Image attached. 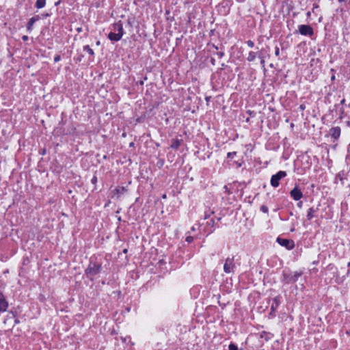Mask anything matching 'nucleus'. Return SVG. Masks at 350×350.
I'll use <instances>...</instances> for the list:
<instances>
[{"label": "nucleus", "mask_w": 350, "mask_h": 350, "mask_svg": "<svg viewBox=\"0 0 350 350\" xmlns=\"http://www.w3.org/2000/svg\"><path fill=\"white\" fill-rule=\"evenodd\" d=\"M14 319H14V324H15V325H16V324H18V323H20L19 319H17L16 317V318H14Z\"/></svg>", "instance_id": "40"}, {"label": "nucleus", "mask_w": 350, "mask_h": 350, "mask_svg": "<svg viewBox=\"0 0 350 350\" xmlns=\"http://www.w3.org/2000/svg\"><path fill=\"white\" fill-rule=\"evenodd\" d=\"M338 1L339 3H342V2H349V3H350V0H338Z\"/></svg>", "instance_id": "42"}, {"label": "nucleus", "mask_w": 350, "mask_h": 350, "mask_svg": "<svg viewBox=\"0 0 350 350\" xmlns=\"http://www.w3.org/2000/svg\"><path fill=\"white\" fill-rule=\"evenodd\" d=\"M245 121H246L247 122H250V118H246V120H245Z\"/></svg>", "instance_id": "56"}, {"label": "nucleus", "mask_w": 350, "mask_h": 350, "mask_svg": "<svg viewBox=\"0 0 350 350\" xmlns=\"http://www.w3.org/2000/svg\"><path fill=\"white\" fill-rule=\"evenodd\" d=\"M291 197L295 201L300 200L303 197V193L297 185L290 191Z\"/></svg>", "instance_id": "8"}, {"label": "nucleus", "mask_w": 350, "mask_h": 350, "mask_svg": "<svg viewBox=\"0 0 350 350\" xmlns=\"http://www.w3.org/2000/svg\"><path fill=\"white\" fill-rule=\"evenodd\" d=\"M133 146H134V143L133 142L130 143V144H129L130 147Z\"/></svg>", "instance_id": "54"}, {"label": "nucleus", "mask_w": 350, "mask_h": 350, "mask_svg": "<svg viewBox=\"0 0 350 350\" xmlns=\"http://www.w3.org/2000/svg\"><path fill=\"white\" fill-rule=\"evenodd\" d=\"M246 44L250 48H253L254 46V42L252 40H247L246 42Z\"/></svg>", "instance_id": "25"}, {"label": "nucleus", "mask_w": 350, "mask_h": 350, "mask_svg": "<svg viewBox=\"0 0 350 350\" xmlns=\"http://www.w3.org/2000/svg\"><path fill=\"white\" fill-rule=\"evenodd\" d=\"M258 57L260 59V64L262 66H265V59H264V57L262 54L261 52H260L258 54Z\"/></svg>", "instance_id": "21"}, {"label": "nucleus", "mask_w": 350, "mask_h": 350, "mask_svg": "<svg viewBox=\"0 0 350 350\" xmlns=\"http://www.w3.org/2000/svg\"><path fill=\"white\" fill-rule=\"evenodd\" d=\"M50 15H51V14H49V13H44V14H42V17L43 18H47V17L50 16Z\"/></svg>", "instance_id": "35"}, {"label": "nucleus", "mask_w": 350, "mask_h": 350, "mask_svg": "<svg viewBox=\"0 0 350 350\" xmlns=\"http://www.w3.org/2000/svg\"><path fill=\"white\" fill-rule=\"evenodd\" d=\"M300 108H301V109H305V107H304L303 105H301L300 106Z\"/></svg>", "instance_id": "55"}, {"label": "nucleus", "mask_w": 350, "mask_h": 350, "mask_svg": "<svg viewBox=\"0 0 350 350\" xmlns=\"http://www.w3.org/2000/svg\"><path fill=\"white\" fill-rule=\"evenodd\" d=\"M257 57V53L254 51H250L247 57V60L250 62L254 61L256 57Z\"/></svg>", "instance_id": "19"}, {"label": "nucleus", "mask_w": 350, "mask_h": 350, "mask_svg": "<svg viewBox=\"0 0 350 350\" xmlns=\"http://www.w3.org/2000/svg\"><path fill=\"white\" fill-rule=\"evenodd\" d=\"M247 113L251 116V117H254L256 115V113L254 111H251V110H247Z\"/></svg>", "instance_id": "32"}, {"label": "nucleus", "mask_w": 350, "mask_h": 350, "mask_svg": "<svg viewBox=\"0 0 350 350\" xmlns=\"http://www.w3.org/2000/svg\"><path fill=\"white\" fill-rule=\"evenodd\" d=\"M213 47L217 51L219 49L218 46L215 45V44H213Z\"/></svg>", "instance_id": "46"}, {"label": "nucleus", "mask_w": 350, "mask_h": 350, "mask_svg": "<svg viewBox=\"0 0 350 350\" xmlns=\"http://www.w3.org/2000/svg\"><path fill=\"white\" fill-rule=\"evenodd\" d=\"M260 210L264 213H268L269 212L268 207L264 204L260 206Z\"/></svg>", "instance_id": "23"}, {"label": "nucleus", "mask_w": 350, "mask_h": 350, "mask_svg": "<svg viewBox=\"0 0 350 350\" xmlns=\"http://www.w3.org/2000/svg\"><path fill=\"white\" fill-rule=\"evenodd\" d=\"M133 21L131 18H128V20H127V25L130 27H133Z\"/></svg>", "instance_id": "31"}, {"label": "nucleus", "mask_w": 350, "mask_h": 350, "mask_svg": "<svg viewBox=\"0 0 350 350\" xmlns=\"http://www.w3.org/2000/svg\"><path fill=\"white\" fill-rule=\"evenodd\" d=\"M96 44L97 46H99L100 44V42L99 40H98L96 42Z\"/></svg>", "instance_id": "51"}, {"label": "nucleus", "mask_w": 350, "mask_h": 350, "mask_svg": "<svg viewBox=\"0 0 350 350\" xmlns=\"http://www.w3.org/2000/svg\"><path fill=\"white\" fill-rule=\"evenodd\" d=\"M46 5V0H36L35 7L37 9L43 8Z\"/></svg>", "instance_id": "17"}, {"label": "nucleus", "mask_w": 350, "mask_h": 350, "mask_svg": "<svg viewBox=\"0 0 350 350\" xmlns=\"http://www.w3.org/2000/svg\"><path fill=\"white\" fill-rule=\"evenodd\" d=\"M160 164L159 166H158L159 167H161L162 165H163V161H161V162H158L157 165Z\"/></svg>", "instance_id": "44"}, {"label": "nucleus", "mask_w": 350, "mask_h": 350, "mask_svg": "<svg viewBox=\"0 0 350 350\" xmlns=\"http://www.w3.org/2000/svg\"><path fill=\"white\" fill-rule=\"evenodd\" d=\"M185 241L188 243H191L193 241V237L191 236H188L186 237Z\"/></svg>", "instance_id": "28"}, {"label": "nucleus", "mask_w": 350, "mask_h": 350, "mask_svg": "<svg viewBox=\"0 0 350 350\" xmlns=\"http://www.w3.org/2000/svg\"><path fill=\"white\" fill-rule=\"evenodd\" d=\"M102 269V263L96 261V258L91 257L89 265L85 269V274L90 280H94V277L99 273Z\"/></svg>", "instance_id": "1"}, {"label": "nucleus", "mask_w": 350, "mask_h": 350, "mask_svg": "<svg viewBox=\"0 0 350 350\" xmlns=\"http://www.w3.org/2000/svg\"><path fill=\"white\" fill-rule=\"evenodd\" d=\"M302 275V271L291 272L289 270H284L282 274L281 282L287 284L295 283Z\"/></svg>", "instance_id": "2"}, {"label": "nucleus", "mask_w": 350, "mask_h": 350, "mask_svg": "<svg viewBox=\"0 0 350 350\" xmlns=\"http://www.w3.org/2000/svg\"><path fill=\"white\" fill-rule=\"evenodd\" d=\"M9 306L8 301L3 293L0 292V314L7 311Z\"/></svg>", "instance_id": "9"}, {"label": "nucleus", "mask_w": 350, "mask_h": 350, "mask_svg": "<svg viewBox=\"0 0 350 350\" xmlns=\"http://www.w3.org/2000/svg\"><path fill=\"white\" fill-rule=\"evenodd\" d=\"M235 265L234 263V256L227 258L224 265V271L226 273L234 272Z\"/></svg>", "instance_id": "6"}, {"label": "nucleus", "mask_w": 350, "mask_h": 350, "mask_svg": "<svg viewBox=\"0 0 350 350\" xmlns=\"http://www.w3.org/2000/svg\"><path fill=\"white\" fill-rule=\"evenodd\" d=\"M317 210V208L316 209H314L313 207L310 208L307 213V219L309 221L311 220L314 217V213Z\"/></svg>", "instance_id": "16"}, {"label": "nucleus", "mask_w": 350, "mask_h": 350, "mask_svg": "<svg viewBox=\"0 0 350 350\" xmlns=\"http://www.w3.org/2000/svg\"><path fill=\"white\" fill-rule=\"evenodd\" d=\"M61 60V56L59 55H56L54 57V62L56 63V62H58Z\"/></svg>", "instance_id": "29"}, {"label": "nucleus", "mask_w": 350, "mask_h": 350, "mask_svg": "<svg viewBox=\"0 0 350 350\" xmlns=\"http://www.w3.org/2000/svg\"><path fill=\"white\" fill-rule=\"evenodd\" d=\"M310 15H311V12H310V11H308V12L306 13V16H307L308 17H309V16H310Z\"/></svg>", "instance_id": "49"}, {"label": "nucleus", "mask_w": 350, "mask_h": 350, "mask_svg": "<svg viewBox=\"0 0 350 350\" xmlns=\"http://www.w3.org/2000/svg\"><path fill=\"white\" fill-rule=\"evenodd\" d=\"M182 142H183L182 139H173L172 140V144L170 145L171 148H172L174 150H178Z\"/></svg>", "instance_id": "15"}, {"label": "nucleus", "mask_w": 350, "mask_h": 350, "mask_svg": "<svg viewBox=\"0 0 350 350\" xmlns=\"http://www.w3.org/2000/svg\"><path fill=\"white\" fill-rule=\"evenodd\" d=\"M280 303H281V296L280 295H278L272 299V304H271V308H270L269 315L273 316V317L275 316V311L277 310L278 308L280 305Z\"/></svg>", "instance_id": "7"}, {"label": "nucleus", "mask_w": 350, "mask_h": 350, "mask_svg": "<svg viewBox=\"0 0 350 350\" xmlns=\"http://www.w3.org/2000/svg\"><path fill=\"white\" fill-rule=\"evenodd\" d=\"M340 133L341 129L340 126L332 127L329 131V135H330L334 139V142L340 137Z\"/></svg>", "instance_id": "10"}, {"label": "nucleus", "mask_w": 350, "mask_h": 350, "mask_svg": "<svg viewBox=\"0 0 350 350\" xmlns=\"http://www.w3.org/2000/svg\"><path fill=\"white\" fill-rule=\"evenodd\" d=\"M229 350H239L238 347L233 342H231L228 346Z\"/></svg>", "instance_id": "22"}, {"label": "nucleus", "mask_w": 350, "mask_h": 350, "mask_svg": "<svg viewBox=\"0 0 350 350\" xmlns=\"http://www.w3.org/2000/svg\"><path fill=\"white\" fill-rule=\"evenodd\" d=\"M213 54L217 55L219 58H222L225 55L224 52H222V51L215 52V53H213Z\"/></svg>", "instance_id": "24"}, {"label": "nucleus", "mask_w": 350, "mask_h": 350, "mask_svg": "<svg viewBox=\"0 0 350 350\" xmlns=\"http://www.w3.org/2000/svg\"><path fill=\"white\" fill-rule=\"evenodd\" d=\"M297 206L298 208H301L303 206V202L299 200V202L297 204Z\"/></svg>", "instance_id": "34"}, {"label": "nucleus", "mask_w": 350, "mask_h": 350, "mask_svg": "<svg viewBox=\"0 0 350 350\" xmlns=\"http://www.w3.org/2000/svg\"><path fill=\"white\" fill-rule=\"evenodd\" d=\"M122 37V36L121 35L114 32H110L107 35L108 39L110 40L111 42H118L121 40Z\"/></svg>", "instance_id": "13"}, {"label": "nucleus", "mask_w": 350, "mask_h": 350, "mask_svg": "<svg viewBox=\"0 0 350 350\" xmlns=\"http://www.w3.org/2000/svg\"><path fill=\"white\" fill-rule=\"evenodd\" d=\"M295 33H299L302 36L311 37L314 35V29L309 25H300L298 27V30H297Z\"/></svg>", "instance_id": "4"}, {"label": "nucleus", "mask_w": 350, "mask_h": 350, "mask_svg": "<svg viewBox=\"0 0 350 350\" xmlns=\"http://www.w3.org/2000/svg\"><path fill=\"white\" fill-rule=\"evenodd\" d=\"M137 83L142 86L144 85V81L141 80L139 81H137Z\"/></svg>", "instance_id": "41"}, {"label": "nucleus", "mask_w": 350, "mask_h": 350, "mask_svg": "<svg viewBox=\"0 0 350 350\" xmlns=\"http://www.w3.org/2000/svg\"><path fill=\"white\" fill-rule=\"evenodd\" d=\"M275 56H279L280 55V49L278 46H275Z\"/></svg>", "instance_id": "33"}, {"label": "nucleus", "mask_w": 350, "mask_h": 350, "mask_svg": "<svg viewBox=\"0 0 350 350\" xmlns=\"http://www.w3.org/2000/svg\"><path fill=\"white\" fill-rule=\"evenodd\" d=\"M40 19V16L39 15L31 17L27 24V31L30 33L33 29L34 23Z\"/></svg>", "instance_id": "11"}, {"label": "nucleus", "mask_w": 350, "mask_h": 350, "mask_svg": "<svg viewBox=\"0 0 350 350\" xmlns=\"http://www.w3.org/2000/svg\"><path fill=\"white\" fill-rule=\"evenodd\" d=\"M16 317H17L16 310H11L8 311V314L5 321L10 319H12V318H16ZM4 323H5V321H4Z\"/></svg>", "instance_id": "18"}, {"label": "nucleus", "mask_w": 350, "mask_h": 350, "mask_svg": "<svg viewBox=\"0 0 350 350\" xmlns=\"http://www.w3.org/2000/svg\"><path fill=\"white\" fill-rule=\"evenodd\" d=\"M82 57H83V55H81V57H79L77 59V60H78L79 62H81V61Z\"/></svg>", "instance_id": "52"}, {"label": "nucleus", "mask_w": 350, "mask_h": 350, "mask_svg": "<svg viewBox=\"0 0 350 350\" xmlns=\"http://www.w3.org/2000/svg\"><path fill=\"white\" fill-rule=\"evenodd\" d=\"M285 171H279L276 174L272 175L270 180V184L273 187H278L280 185V180L286 176Z\"/></svg>", "instance_id": "3"}, {"label": "nucleus", "mask_w": 350, "mask_h": 350, "mask_svg": "<svg viewBox=\"0 0 350 350\" xmlns=\"http://www.w3.org/2000/svg\"><path fill=\"white\" fill-rule=\"evenodd\" d=\"M331 80L332 81H334L335 80V75L334 73L332 75V76L331 77Z\"/></svg>", "instance_id": "45"}, {"label": "nucleus", "mask_w": 350, "mask_h": 350, "mask_svg": "<svg viewBox=\"0 0 350 350\" xmlns=\"http://www.w3.org/2000/svg\"><path fill=\"white\" fill-rule=\"evenodd\" d=\"M221 66V67L220 68V70H224L227 66V65L226 64H224V63H222Z\"/></svg>", "instance_id": "39"}, {"label": "nucleus", "mask_w": 350, "mask_h": 350, "mask_svg": "<svg viewBox=\"0 0 350 350\" xmlns=\"http://www.w3.org/2000/svg\"><path fill=\"white\" fill-rule=\"evenodd\" d=\"M345 98H343V99L340 101V103L341 105H344V104H345Z\"/></svg>", "instance_id": "48"}, {"label": "nucleus", "mask_w": 350, "mask_h": 350, "mask_svg": "<svg viewBox=\"0 0 350 350\" xmlns=\"http://www.w3.org/2000/svg\"><path fill=\"white\" fill-rule=\"evenodd\" d=\"M338 176L340 177V180H342L343 178H342V176H341L340 174H338Z\"/></svg>", "instance_id": "50"}, {"label": "nucleus", "mask_w": 350, "mask_h": 350, "mask_svg": "<svg viewBox=\"0 0 350 350\" xmlns=\"http://www.w3.org/2000/svg\"><path fill=\"white\" fill-rule=\"evenodd\" d=\"M22 40H23V41H27V40H29V37H28V36H26V35L23 36H22Z\"/></svg>", "instance_id": "36"}, {"label": "nucleus", "mask_w": 350, "mask_h": 350, "mask_svg": "<svg viewBox=\"0 0 350 350\" xmlns=\"http://www.w3.org/2000/svg\"><path fill=\"white\" fill-rule=\"evenodd\" d=\"M163 198H166V196H165V195H163Z\"/></svg>", "instance_id": "59"}, {"label": "nucleus", "mask_w": 350, "mask_h": 350, "mask_svg": "<svg viewBox=\"0 0 350 350\" xmlns=\"http://www.w3.org/2000/svg\"><path fill=\"white\" fill-rule=\"evenodd\" d=\"M276 242L282 247H284L288 250H291L295 247V242L292 239H284L278 237Z\"/></svg>", "instance_id": "5"}, {"label": "nucleus", "mask_w": 350, "mask_h": 350, "mask_svg": "<svg viewBox=\"0 0 350 350\" xmlns=\"http://www.w3.org/2000/svg\"><path fill=\"white\" fill-rule=\"evenodd\" d=\"M127 189L124 187H117L113 190L114 196H116L117 198H119L121 195L124 194Z\"/></svg>", "instance_id": "14"}, {"label": "nucleus", "mask_w": 350, "mask_h": 350, "mask_svg": "<svg viewBox=\"0 0 350 350\" xmlns=\"http://www.w3.org/2000/svg\"><path fill=\"white\" fill-rule=\"evenodd\" d=\"M331 72H334L335 71L334 69H331Z\"/></svg>", "instance_id": "58"}, {"label": "nucleus", "mask_w": 350, "mask_h": 350, "mask_svg": "<svg viewBox=\"0 0 350 350\" xmlns=\"http://www.w3.org/2000/svg\"><path fill=\"white\" fill-rule=\"evenodd\" d=\"M210 98H211V96H206L205 98V100H206V102H208L210 100Z\"/></svg>", "instance_id": "47"}, {"label": "nucleus", "mask_w": 350, "mask_h": 350, "mask_svg": "<svg viewBox=\"0 0 350 350\" xmlns=\"http://www.w3.org/2000/svg\"><path fill=\"white\" fill-rule=\"evenodd\" d=\"M210 62L212 65H215V59L213 57L211 58Z\"/></svg>", "instance_id": "37"}, {"label": "nucleus", "mask_w": 350, "mask_h": 350, "mask_svg": "<svg viewBox=\"0 0 350 350\" xmlns=\"http://www.w3.org/2000/svg\"><path fill=\"white\" fill-rule=\"evenodd\" d=\"M146 79H147V77H145L144 78V80H146Z\"/></svg>", "instance_id": "60"}, {"label": "nucleus", "mask_w": 350, "mask_h": 350, "mask_svg": "<svg viewBox=\"0 0 350 350\" xmlns=\"http://www.w3.org/2000/svg\"><path fill=\"white\" fill-rule=\"evenodd\" d=\"M113 30L118 31V33L123 36L124 34V30L121 21H119L113 24Z\"/></svg>", "instance_id": "12"}, {"label": "nucleus", "mask_w": 350, "mask_h": 350, "mask_svg": "<svg viewBox=\"0 0 350 350\" xmlns=\"http://www.w3.org/2000/svg\"><path fill=\"white\" fill-rule=\"evenodd\" d=\"M319 8V5L317 3H314L313 4V8H312V12L314 11V9H317Z\"/></svg>", "instance_id": "38"}, {"label": "nucleus", "mask_w": 350, "mask_h": 350, "mask_svg": "<svg viewBox=\"0 0 350 350\" xmlns=\"http://www.w3.org/2000/svg\"><path fill=\"white\" fill-rule=\"evenodd\" d=\"M45 152H46L45 149H43V150H42L41 154H45Z\"/></svg>", "instance_id": "53"}, {"label": "nucleus", "mask_w": 350, "mask_h": 350, "mask_svg": "<svg viewBox=\"0 0 350 350\" xmlns=\"http://www.w3.org/2000/svg\"><path fill=\"white\" fill-rule=\"evenodd\" d=\"M76 30L78 33H80L82 31V27H78L76 29Z\"/></svg>", "instance_id": "43"}, {"label": "nucleus", "mask_w": 350, "mask_h": 350, "mask_svg": "<svg viewBox=\"0 0 350 350\" xmlns=\"http://www.w3.org/2000/svg\"><path fill=\"white\" fill-rule=\"evenodd\" d=\"M349 266H350V262L348 263V267H349Z\"/></svg>", "instance_id": "61"}, {"label": "nucleus", "mask_w": 350, "mask_h": 350, "mask_svg": "<svg viewBox=\"0 0 350 350\" xmlns=\"http://www.w3.org/2000/svg\"><path fill=\"white\" fill-rule=\"evenodd\" d=\"M214 224H215V221L213 219H210L209 221H207V225L211 226V227H213L214 226Z\"/></svg>", "instance_id": "27"}, {"label": "nucleus", "mask_w": 350, "mask_h": 350, "mask_svg": "<svg viewBox=\"0 0 350 350\" xmlns=\"http://www.w3.org/2000/svg\"><path fill=\"white\" fill-rule=\"evenodd\" d=\"M237 154V152H230L227 154L228 158H233L234 156Z\"/></svg>", "instance_id": "26"}, {"label": "nucleus", "mask_w": 350, "mask_h": 350, "mask_svg": "<svg viewBox=\"0 0 350 350\" xmlns=\"http://www.w3.org/2000/svg\"><path fill=\"white\" fill-rule=\"evenodd\" d=\"M127 251H128V250H127V249H124V250H123V252H124V254H126V253L127 252Z\"/></svg>", "instance_id": "57"}, {"label": "nucleus", "mask_w": 350, "mask_h": 350, "mask_svg": "<svg viewBox=\"0 0 350 350\" xmlns=\"http://www.w3.org/2000/svg\"><path fill=\"white\" fill-rule=\"evenodd\" d=\"M97 176L94 175L91 180V183L95 185L97 183Z\"/></svg>", "instance_id": "30"}, {"label": "nucleus", "mask_w": 350, "mask_h": 350, "mask_svg": "<svg viewBox=\"0 0 350 350\" xmlns=\"http://www.w3.org/2000/svg\"><path fill=\"white\" fill-rule=\"evenodd\" d=\"M83 51H86L89 55L94 57V51L90 47L89 45H85L83 46Z\"/></svg>", "instance_id": "20"}]
</instances>
